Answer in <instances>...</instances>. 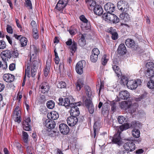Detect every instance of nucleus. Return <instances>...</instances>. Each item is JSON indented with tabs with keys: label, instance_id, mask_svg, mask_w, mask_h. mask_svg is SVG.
Instances as JSON below:
<instances>
[{
	"label": "nucleus",
	"instance_id": "nucleus-1",
	"mask_svg": "<svg viewBox=\"0 0 154 154\" xmlns=\"http://www.w3.org/2000/svg\"><path fill=\"white\" fill-rule=\"evenodd\" d=\"M47 117L48 119H47L43 122V124L48 129H50L51 131V129L54 128L56 125V123L54 121L49 120V119L52 120H56L59 117L58 113L55 111H53L48 113L47 115Z\"/></svg>",
	"mask_w": 154,
	"mask_h": 154
},
{
	"label": "nucleus",
	"instance_id": "nucleus-2",
	"mask_svg": "<svg viewBox=\"0 0 154 154\" xmlns=\"http://www.w3.org/2000/svg\"><path fill=\"white\" fill-rule=\"evenodd\" d=\"M141 81L140 79H137L134 81L130 80L128 81L127 84V87L131 90L136 89L138 86L141 85Z\"/></svg>",
	"mask_w": 154,
	"mask_h": 154
},
{
	"label": "nucleus",
	"instance_id": "nucleus-3",
	"mask_svg": "<svg viewBox=\"0 0 154 154\" xmlns=\"http://www.w3.org/2000/svg\"><path fill=\"white\" fill-rule=\"evenodd\" d=\"M123 147L126 151L131 152L135 149V145L131 141L128 140L124 144Z\"/></svg>",
	"mask_w": 154,
	"mask_h": 154
},
{
	"label": "nucleus",
	"instance_id": "nucleus-4",
	"mask_svg": "<svg viewBox=\"0 0 154 154\" xmlns=\"http://www.w3.org/2000/svg\"><path fill=\"white\" fill-rule=\"evenodd\" d=\"M121 133V131L119 129H118L117 130V134H115L112 140V141L113 143L117 144L119 146H120L122 143L120 137Z\"/></svg>",
	"mask_w": 154,
	"mask_h": 154
},
{
	"label": "nucleus",
	"instance_id": "nucleus-5",
	"mask_svg": "<svg viewBox=\"0 0 154 154\" xmlns=\"http://www.w3.org/2000/svg\"><path fill=\"white\" fill-rule=\"evenodd\" d=\"M68 0H59L56 6V8L61 13H63V9L66 6Z\"/></svg>",
	"mask_w": 154,
	"mask_h": 154
},
{
	"label": "nucleus",
	"instance_id": "nucleus-6",
	"mask_svg": "<svg viewBox=\"0 0 154 154\" xmlns=\"http://www.w3.org/2000/svg\"><path fill=\"white\" fill-rule=\"evenodd\" d=\"M79 18L82 22V25L83 27L85 28L86 29H89L91 28L90 22L88 21L84 15L80 16Z\"/></svg>",
	"mask_w": 154,
	"mask_h": 154
},
{
	"label": "nucleus",
	"instance_id": "nucleus-7",
	"mask_svg": "<svg viewBox=\"0 0 154 154\" xmlns=\"http://www.w3.org/2000/svg\"><path fill=\"white\" fill-rule=\"evenodd\" d=\"M50 87L46 82H43L39 86L40 91L43 94L48 93L50 89Z\"/></svg>",
	"mask_w": 154,
	"mask_h": 154
},
{
	"label": "nucleus",
	"instance_id": "nucleus-8",
	"mask_svg": "<svg viewBox=\"0 0 154 154\" xmlns=\"http://www.w3.org/2000/svg\"><path fill=\"white\" fill-rule=\"evenodd\" d=\"M65 106L68 108L69 107H72L74 105L73 102L75 101L74 98L72 97H69V98H64Z\"/></svg>",
	"mask_w": 154,
	"mask_h": 154
},
{
	"label": "nucleus",
	"instance_id": "nucleus-9",
	"mask_svg": "<svg viewBox=\"0 0 154 154\" xmlns=\"http://www.w3.org/2000/svg\"><path fill=\"white\" fill-rule=\"evenodd\" d=\"M117 7L118 8L122 11L126 12L127 11V3L126 2L120 0L117 3Z\"/></svg>",
	"mask_w": 154,
	"mask_h": 154
},
{
	"label": "nucleus",
	"instance_id": "nucleus-10",
	"mask_svg": "<svg viewBox=\"0 0 154 154\" xmlns=\"http://www.w3.org/2000/svg\"><path fill=\"white\" fill-rule=\"evenodd\" d=\"M59 129L60 132L63 134H67L69 131L68 126L64 123H61L60 125Z\"/></svg>",
	"mask_w": 154,
	"mask_h": 154
},
{
	"label": "nucleus",
	"instance_id": "nucleus-11",
	"mask_svg": "<svg viewBox=\"0 0 154 154\" xmlns=\"http://www.w3.org/2000/svg\"><path fill=\"white\" fill-rule=\"evenodd\" d=\"M83 63H85V61H79L77 63L75 66V70L79 74L81 75L83 72V68L84 67Z\"/></svg>",
	"mask_w": 154,
	"mask_h": 154
},
{
	"label": "nucleus",
	"instance_id": "nucleus-12",
	"mask_svg": "<svg viewBox=\"0 0 154 154\" xmlns=\"http://www.w3.org/2000/svg\"><path fill=\"white\" fill-rule=\"evenodd\" d=\"M38 52V50L34 45H32L31 46L30 51V61L31 62V60L32 59V61L37 56V53Z\"/></svg>",
	"mask_w": 154,
	"mask_h": 154
},
{
	"label": "nucleus",
	"instance_id": "nucleus-13",
	"mask_svg": "<svg viewBox=\"0 0 154 154\" xmlns=\"http://www.w3.org/2000/svg\"><path fill=\"white\" fill-rule=\"evenodd\" d=\"M104 8L107 13H112L115 10V6L112 3L109 2L104 5Z\"/></svg>",
	"mask_w": 154,
	"mask_h": 154
},
{
	"label": "nucleus",
	"instance_id": "nucleus-14",
	"mask_svg": "<svg viewBox=\"0 0 154 154\" xmlns=\"http://www.w3.org/2000/svg\"><path fill=\"white\" fill-rule=\"evenodd\" d=\"M11 51L5 50L2 53L1 55V57L3 61L6 62V60H8V59H9L11 58Z\"/></svg>",
	"mask_w": 154,
	"mask_h": 154
},
{
	"label": "nucleus",
	"instance_id": "nucleus-15",
	"mask_svg": "<svg viewBox=\"0 0 154 154\" xmlns=\"http://www.w3.org/2000/svg\"><path fill=\"white\" fill-rule=\"evenodd\" d=\"M70 110V114L71 116L77 117L80 114L79 108L77 106H72Z\"/></svg>",
	"mask_w": 154,
	"mask_h": 154
},
{
	"label": "nucleus",
	"instance_id": "nucleus-16",
	"mask_svg": "<svg viewBox=\"0 0 154 154\" xmlns=\"http://www.w3.org/2000/svg\"><path fill=\"white\" fill-rule=\"evenodd\" d=\"M67 121L69 126H73L77 123L78 121V119L77 117L71 116L68 118Z\"/></svg>",
	"mask_w": 154,
	"mask_h": 154
},
{
	"label": "nucleus",
	"instance_id": "nucleus-17",
	"mask_svg": "<svg viewBox=\"0 0 154 154\" xmlns=\"http://www.w3.org/2000/svg\"><path fill=\"white\" fill-rule=\"evenodd\" d=\"M4 80L7 82H13L15 79L14 76L11 74H5L3 76Z\"/></svg>",
	"mask_w": 154,
	"mask_h": 154
},
{
	"label": "nucleus",
	"instance_id": "nucleus-18",
	"mask_svg": "<svg viewBox=\"0 0 154 154\" xmlns=\"http://www.w3.org/2000/svg\"><path fill=\"white\" fill-rule=\"evenodd\" d=\"M131 102L128 101H123L119 103V107L122 109L126 110L130 107Z\"/></svg>",
	"mask_w": 154,
	"mask_h": 154
},
{
	"label": "nucleus",
	"instance_id": "nucleus-19",
	"mask_svg": "<svg viewBox=\"0 0 154 154\" xmlns=\"http://www.w3.org/2000/svg\"><path fill=\"white\" fill-rule=\"evenodd\" d=\"M113 127L116 130L119 129L120 131H121V132L124 130H126L130 128L131 127V124L130 125L128 123H126L120 126L119 127H116V126H114Z\"/></svg>",
	"mask_w": 154,
	"mask_h": 154
},
{
	"label": "nucleus",
	"instance_id": "nucleus-20",
	"mask_svg": "<svg viewBox=\"0 0 154 154\" xmlns=\"http://www.w3.org/2000/svg\"><path fill=\"white\" fill-rule=\"evenodd\" d=\"M117 51L118 53L121 55L125 54L127 51L124 44H122L120 45L118 48Z\"/></svg>",
	"mask_w": 154,
	"mask_h": 154
},
{
	"label": "nucleus",
	"instance_id": "nucleus-21",
	"mask_svg": "<svg viewBox=\"0 0 154 154\" xmlns=\"http://www.w3.org/2000/svg\"><path fill=\"white\" fill-rule=\"evenodd\" d=\"M119 96L122 99L127 100L129 96V94L127 91H122L120 92Z\"/></svg>",
	"mask_w": 154,
	"mask_h": 154
},
{
	"label": "nucleus",
	"instance_id": "nucleus-22",
	"mask_svg": "<svg viewBox=\"0 0 154 154\" xmlns=\"http://www.w3.org/2000/svg\"><path fill=\"white\" fill-rule=\"evenodd\" d=\"M94 11L95 14L98 15H101L103 12L102 8L99 5L96 6L94 8Z\"/></svg>",
	"mask_w": 154,
	"mask_h": 154
},
{
	"label": "nucleus",
	"instance_id": "nucleus-23",
	"mask_svg": "<svg viewBox=\"0 0 154 154\" xmlns=\"http://www.w3.org/2000/svg\"><path fill=\"white\" fill-rule=\"evenodd\" d=\"M125 45L128 47L134 48L135 44L134 40L131 39H127L125 42Z\"/></svg>",
	"mask_w": 154,
	"mask_h": 154
},
{
	"label": "nucleus",
	"instance_id": "nucleus-24",
	"mask_svg": "<svg viewBox=\"0 0 154 154\" xmlns=\"http://www.w3.org/2000/svg\"><path fill=\"white\" fill-rule=\"evenodd\" d=\"M145 75L150 79L154 78V69H147L145 73Z\"/></svg>",
	"mask_w": 154,
	"mask_h": 154
},
{
	"label": "nucleus",
	"instance_id": "nucleus-25",
	"mask_svg": "<svg viewBox=\"0 0 154 154\" xmlns=\"http://www.w3.org/2000/svg\"><path fill=\"white\" fill-rule=\"evenodd\" d=\"M113 69L116 74L117 76L118 77H121L122 73L119 67L116 65H112Z\"/></svg>",
	"mask_w": 154,
	"mask_h": 154
},
{
	"label": "nucleus",
	"instance_id": "nucleus-26",
	"mask_svg": "<svg viewBox=\"0 0 154 154\" xmlns=\"http://www.w3.org/2000/svg\"><path fill=\"white\" fill-rule=\"evenodd\" d=\"M84 85V81L81 79L78 80L75 83L76 89L78 91H80Z\"/></svg>",
	"mask_w": 154,
	"mask_h": 154
},
{
	"label": "nucleus",
	"instance_id": "nucleus-27",
	"mask_svg": "<svg viewBox=\"0 0 154 154\" xmlns=\"http://www.w3.org/2000/svg\"><path fill=\"white\" fill-rule=\"evenodd\" d=\"M51 60H47L46 62V65L44 70V75L45 76L47 77L48 74L50 69V64Z\"/></svg>",
	"mask_w": 154,
	"mask_h": 154
},
{
	"label": "nucleus",
	"instance_id": "nucleus-28",
	"mask_svg": "<svg viewBox=\"0 0 154 154\" xmlns=\"http://www.w3.org/2000/svg\"><path fill=\"white\" fill-rule=\"evenodd\" d=\"M81 38L79 40L78 42L79 45L80 46L83 47L86 44V42L85 38V34H81Z\"/></svg>",
	"mask_w": 154,
	"mask_h": 154
},
{
	"label": "nucleus",
	"instance_id": "nucleus-29",
	"mask_svg": "<svg viewBox=\"0 0 154 154\" xmlns=\"http://www.w3.org/2000/svg\"><path fill=\"white\" fill-rule=\"evenodd\" d=\"M70 49L71 52L70 55H71V54L72 55H73L77 49V45L76 42L74 41L72 45L70 47Z\"/></svg>",
	"mask_w": 154,
	"mask_h": 154
},
{
	"label": "nucleus",
	"instance_id": "nucleus-30",
	"mask_svg": "<svg viewBox=\"0 0 154 154\" xmlns=\"http://www.w3.org/2000/svg\"><path fill=\"white\" fill-rule=\"evenodd\" d=\"M109 32L112 35V38L113 40H116L118 38V34L117 33L114 31L112 27L110 28Z\"/></svg>",
	"mask_w": 154,
	"mask_h": 154
},
{
	"label": "nucleus",
	"instance_id": "nucleus-31",
	"mask_svg": "<svg viewBox=\"0 0 154 154\" xmlns=\"http://www.w3.org/2000/svg\"><path fill=\"white\" fill-rule=\"evenodd\" d=\"M46 106L48 108L50 109H53L55 107L54 102L51 100H48L46 103Z\"/></svg>",
	"mask_w": 154,
	"mask_h": 154
},
{
	"label": "nucleus",
	"instance_id": "nucleus-32",
	"mask_svg": "<svg viewBox=\"0 0 154 154\" xmlns=\"http://www.w3.org/2000/svg\"><path fill=\"white\" fill-rule=\"evenodd\" d=\"M131 126L134 128L138 129L141 127V125L139 122L133 121L131 124Z\"/></svg>",
	"mask_w": 154,
	"mask_h": 154
},
{
	"label": "nucleus",
	"instance_id": "nucleus-33",
	"mask_svg": "<svg viewBox=\"0 0 154 154\" xmlns=\"http://www.w3.org/2000/svg\"><path fill=\"white\" fill-rule=\"evenodd\" d=\"M132 133L133 136L134 137L138 138L140 136V132L138 129L134 128Z\"/></svg>",
	"mask_w": 154,
	"mask_h": 154
},
{
	"label": "nucleus",
	"instance_id": "nucleus-34",
	"mask_svg": "<svg viewBox=\"0 0 154 154\" xmlns=\"http://www.w3.org/2000/svg\"><path fill=\"white\" fill-rule=\"evenodd\" d=\"M120 17L123 20L126 18L127 19L126 20H129L130 19L129 15L126 12H122L120 15Z\"/></svg>",
	"mask_w": 154,
	"mask_h": 154
},
{
	"label": "nucleus",
	"instance_id": "nucleus-35",
	"mask_svg": "<svg viewBox=\"0 0 154 154\" xmlns=\"http://www.w3.org/2000/svg\"><path fill=\"white\" fill-rule=\"evenodd\" d=\"M147 86L150 89L154 88V78L150 79V80L147 83Z\"/></svg>",
	"mask_w": 154,
	"mask_h": 154
},
{
	"label": "nucleus",
	"instance_id": "nucleus-36",
	"mask_svg": "<svg viewBox=\"0 0 154 154\" xmlns=\"http://www.w3.org/2000/svg\"><path fill=\"white\" fill-rule=\"evenodd\" d=\"M57 86L58 88H66V84L65 82L63 81L58 82L57 83Z\"/></svg>",
	"mask_w": 154,
	"mask_h": 154
},
{
	"label": "nucleus",
	"instance_id": "nucleus-37",
	"mask_svg": "<svg viewBox=\"0 0 154 154\" xmlns=\"http://www.w3.org/2000/svg\"><path fill=\"white\" fill-rule=\"evenodd\" d=\"M32 31L33 38L35 39H38L39 37V35L37 28H33L32 29Z\"/></svg>",
	"mask_w": 154,
	"mask_h": 154
},
{
	"label": "nucleus",
	"instance_id": "nucleus-38",
	"mask_svg": "<svg viewBox=\"0 0 154 154\" xmlns=\"http://www.w3.org/2000/svg\"><path fill=\"white\" fill-rule=\"evenodd\" d=\"M45 146L43 144L37 145L36 146L37 151L40 152H42L44 150Z\"/></svg>",
	"mask_w": 154,
	"mask_h": 154
},
{
	"label": "nucleus",
	"instance_id": "nucleus-39",
	"mask_svg": "<svg viewBox=\"0 0 154 154\" xmlns=\"http://www.w3.org/2000/svg\"><path fill=\"white\" fill-rule=\"evenodd\" d=\"M23 140L25 143H26L28 141V135L26 132L23 131L22 132Z\"/></svg>",
	"mask_w": 154,
	"mask_h": 154
},
{
	"label": "nucleus",
	"instance_id": "nucleus-40",
	"mask_svg": "<svg viewBox=\"0 0 154 154\" xmlns=\"http://www.w3.org/2000/svg\"><path fill=\"white\" fill-rule=\"evenodd\" d=\"M128 83V81L127 78L125 76H122L121 80V83L123 85L126 84L127 86Z\"/></svg>",
	"mask_w": 154,
	"mask_h": 154
},
{
	"label": "nucleus",
	"instance_id": "nucleus-41",
	"mask_svg": "<svg viewBox=\"0 0 154 154\" xmlns=\"http://www.w3.org/2000/svg\"><path fill=\"white\" fill-rule=\"evenodd\" d=\"M27 42V39L25 37H23V38L20 40V43L22 47H24L26 45Z\"/></svg>",
	"mask_w": 154,
	"mask_h": 154
},
{
	"label": "nucleus",
	"instance_id": "nucleus-42",
	"mask_svg": "<svg viewBox=\"0 0 154 154\" xmlns=\"http://www.w3.org/2000/svg\"><path fill=\"white\" fill-rule=\"evenodd\" d=\"M146 65L147 69H154V64L153 63L151 62H147Z\"/></svg>",
	"mask_w": 154,
	"mask_h": 154
},
{
	"label": "nucleus",
	"instance_id": "nucleus-43",
	"mask_svg": "<svg viewBox=\"0 0 154 154\" xmlns=\"http://www.w3.org/2000/svg\"><path fill=\"white\" fill-rule=\"evenodd\" d=\"M11 57L17 58L18 57V54L17 50L11 51Z\"/></svg>",
	"mask_w": 154,
	"mask_h": 154
},
{
	"label": "nucleus",
	"instance_id": "nucleus-44",
	"mask_svg": "<svg viewBox=\"0 0 154 154\" xmlns=\"http://www.w3.org/2000/svg\"><path fill=\"white\" fill-rule=\"evenodd\" d=\"M125 119V118L123 116H119L117 118L118 122L120 124L123 123Z\"/></svg>",
	"mask_w": 154,
	"mask_h": 154
},
{
	"label": "nucleus",
	"instance_id": "nucleus-45",
	"mask_svg": "<svg viewBox=\"0 0 154 154\" xmlns=\"http://www.w3.org/2000/svg\"><path fill=\"white\" fill-rule=\"evenodd\" d=\"M111 106V110L113 112H115L116 109V103L115 102L112 101L110 103Z\"/></svg>",
	"mask_w": 154,
	"mask_h": 154
},
{
	"label": "nucleus",
	"instance_id": "nucleus-46",
	"mask_svg": "<svg viewBox=\"0 0 154 154\" xmlns=\"http://www.w3.org/2000/svg\"><path fill=\"white\" fill-rule=\"evenodd\" d=\"M100 54V51L97 48H94L92 51V55L98 56Z\"/></svg>",
	"mask_w": 154,
	"mask_h": 154
},
{
	"label": "nucleus",
	"instance_id": "nucleus-47",
	"mask_svg": "<svg viewBox=\"0 0 154 154\" xmlns=\"http://www.w3.org/2000/svg\"><path fill=\"white\" fill-rule=\"evenodd\" d=\"M98 59V56L93 55H91L90 56V60L92 62H96L97 60Z\"/></svg>",
	"mask_w": 154,
	"mask_h": 154
},
{
	"label": "nucleus",
	"instance_id": "nucleus-48",
	"mask_svg": "<svg viewBox=\"0 0 154 154\" xmlns=\"http://www.w3.org/2000/svg\"><path fill=\"white\" fill-rule=\"evenodd\" d=\"M108 59L106 58V55H104L101 59L102 63L103 65H105L108 61Z\"/></svg>",
	"mask_w": 154,
	"mask_h": 154
},
{
	"label": "nucleus",
	"instance_id": "nucleus-49",
	"mask_svg": "<svg viewBox=\"0 0 154 154\" xmlns=\"http://www.w3.org/2000/svg\"><path fill=\"white\" fill-rule=\"evenodd\" d=\"M8 67L7 63L6 62L4 61L2 63L0 61V68H2V69H6Z\"/></svg>",
	"mask_w": 154,
	"mask_h": 154
},
{
	"label": "nucleus",
	"instance_id": "nucleus-50",
	"mask_svg": "<svg viewBox=\"0 0 154 154\" xmlns=\"http://www.w3.org/2000/svg\"><path fill=\"white\" fill-rule=\"evenodd\" d=\"M65 99L60 97L59 99L58 104L60 106H65Z\"/></svg>",
	"mask_w": 154,
	"mask_h": 154
},
{
	"label": "nucleus",
	"instance_id": "nucleus-51",
	"mask_svg": "<svg viewBox=\"0 0 154 154\" xmlns=\"http://www.w3.org/2000/svg\"><path fill=\"white\" fill-rule=\"evenodd\" d=\"M87 108L88 109L89 112L91 114H93L94 111V109L93 104H91L90 106H88Z\"/></svg>",
	"mask_w": 154,
	"mask_h": 154
},
{
	"label": "nucleus",
	"instance_id": "nucleus-52",
	"mask_svg": "<svg viewBox=\"0 0 154 154\" xmlns=\"http://www.w3.org/2000/svg\"><path fill=\"white\" fill-rule=\"evenodd\" d=\"M84 103L87 107L90 106L91 104H93L92 101L88 99H87L85 100Z\"/></svg>",
	"mask_w": 154,
	"mask_h": 154
},
{
	"label": "nucleus",
	"instance_id": "nucleus-53",
	"mask_svg": "<svg viewBox=\"0 0 154 154\" xmlns=\"http://www.w3.org/2000/svg\"><path fill=\"white\" fill-rule=\"evenodd\" d=\"M6 30L7 32L9 33L12 34L13 32V29L12 27L9 25H7Z\"/></svg>",
	"mask_w": 154,
	"mask_h": 154
},
{
	"label": "nucleus",
	"instance_id": "nucleus-54",
	"mask_svg": "<svg viewBox=\"0 0 154 154\" xmlns=\"http://www.w3.org/2000/svg\"><path fill=\"white\" fill-rule=\"evenodd\" d=\"M6 45L5 42L2 40L0 41V49H3L6 48Z\"/></svg>",
	"mask_w": 154,
	"mask_h": 154
},
{
	"label": "nucleus",
	"instance_id": "nucleus-55",
	"mask_svg": "<svg viewBox=\"0 0 154 154\" xmlns=\"http://www.w3.org/2000/svg\"><path fill=\"white\" fill-rule=\"evenodd\" d=\"M112 21L113 23H117L119 21V19L115 15H114V17Z\"/></svg>",
	"mask_w": 154,
	"mask_h": 154
},
{
	"label": "nucleus",
	"instance_id": "nucleus-56",
	"mask_svg": "<svg viewBox=\"0 0 154 154\" xmlns=\"http://www.w3.org/2000/svg\"><path fill=\"white\" fill-rule=\"evenodd\" d=\"M39 100L41 103H43L46 100L45 97L44 95H41L40 96Z\"/></svg>",
	"mask_w": 154,
	"mask_h": 154
},
{
	"label": "nucleus",
	"instance_id": "nucleus-57",
	"mask_svg": "<svg viewBox=\"0 0 154 154\" xmlns=\"http://www.w3.org/2000/svg\"><path fill=\"white\" fill-rule=\"evenodd\" d=\"M97 126L96 125L95 123H94V126H93V129H94V137L95 138L96 136V132L98 131V129L96 128Z\"/></svg>",
	"mask_w": 154,
	"mask_h": 154
},
{
	"label": "nucleus",
	"instance_id": "nucleus-58",
	"mask_svg": "<svg viewBox=\"0 0 154 154\" xmlns=\"http://www.w3.org/2000/svg\"><path fill=\"white\" fill-rule=\"evenodd\" d=\"M32 148L30 146H28L26 148L27 154H32Z\"/></svg>",
	"mask_w": 154,
	"mask_h": 154
},
{
	"label": "nucleus",
	"instance_id": "nucleus-59",
	"mask_svg": "<svg viewBox=\"0 0 154 154\" xmlns=\"http://www.w3.org/2000/svg\"><path fill=\"white\" fill-rule=\"evenodd\" d=\"M38 63L37 61L34 60L32 64L31 69H35V68L36 67Z\"/></svg>",
	"mask_w": 154,
	"mask_h": 154
},
{
	"label": "nucleus",
	"instance_id": "nucleus-60",
	"mask_svg": "<svg viewBox=\"0 0 154 154\" xmlns=\"http://www.w3.org/2000/svg\"><path fill=\"white\" fill-rule=\"evenodd\" d=\"M24 129L27 131H29L31 130V126L30 124H28L26 125H23Z\"/></svg>",
	"mask_w": 154,
	"mask_h": 154
},
{
	"label": "nucleus",
	"instance_id": "nucleus-61",
	"mask_svg": "<svg viewBox=\"0 0 154 154\" xmlns=\"http://www.w3.org/2000/svg\"><path fill=\"white\" fill-rule=\"evenodd\" d=\"M114 15L113 14H112L111 13H109V15H108L107 20H109V21L112 22V19L114 17Z\"/></svg>",
	"mask_w": 154,
	"mask_h": 154
},
{
	"label": "nucleus",
	"instance_id": "nucleus-62",
	"mask_svg": "<svg viewBox=\"0 0 154 154\" xmlns=\"http://www.w3.org/2000/svg\"><path fill=\"white\" fill-rule=\"evenodd\" d=\"M20 111H14V112L13 117H20Z\"/></svg>",
	"mask_w": 154,
	"mask_h": 154
},
{
	"label": "nucleus",
	"instance_id": "nucleus-63",
	"mask_svg": "<svg viewBox=\"0 0 154 154\" xmlns=\"http://www.w3.org/2000/svg\"><path fill=\"white\" fill-rule=\"evenodd\" d=\"M26 3L27 5L29 7L30 9H32V5L30 0H26Z\"/></svg>",
	"mask_w": 154,
	"mask_h": 154
},
{
	"label": "nucleus",
	"instance_id": "nucleus-64",
	"mask_svg": "<svg viewBox=\"0 0 154 154\" xmlns=\"http://www.w3.org/2000/svg\"><path fill=\"white\" fill-rule=\"evenodd\" d=\"M15 68V65L14 63H12L10 64L9 66V70L11 71L14 70Z\"/></svg>",
	"mask_w": 154,
	"mask_h": 154
}]
</instances>
